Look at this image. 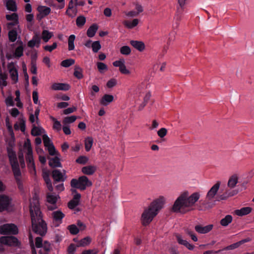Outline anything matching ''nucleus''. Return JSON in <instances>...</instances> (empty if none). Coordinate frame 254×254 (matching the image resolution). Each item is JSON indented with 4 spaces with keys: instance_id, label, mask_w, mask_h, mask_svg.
Wrapping results in <instances>:
<instances>
[{
    "instance_id": "nucleus-23",
    "label": "nucleus",
    "mask_w": 254,
    "mask_h": 254,
    "mask_svg": "<svg viewBox=\"0 0 254 254\" xmlns=\"http://www.w3.org/2000/svg\"><path fill=\"white\" fill-rule=\"evenodd\" d=\"M69 88V85L65 83H54L52 85V88L56 90L67 91Z\"/></svg>"
},
{
    "instance_id": "nucleus-6",
    "label": "nucleus",
    "mask_w": 254,
    "mask_h": 254,
    "mask_svg": "<svg viewBox=\"0 0 254 254\" xmlns=\"http://www.w3.org/2000/svg\"><path fill=\"white\" fill-rule=\"evenodd\" d=\"M18 230L17 226L13 224H5L0 226V234L2 235H16Z\"/></svg>"
},
{
    "instance_id": "nucleus-49",
    "label": "nucleus",
    "mask_w": 254,
    "mask_h": 254,
    "mask_svg": "<svg viewBox=\"0 0 254 254\" xmlns=\"http://www.w3.org/2000/svg\"><path fill=\"white\" fill-rule=\"evenodd\" d=\"M43 140L44 146L46 147L49 146L53 144V143L51 142V139H50V138L48 137V136L47 134H44L43 135Z\"/></svg>"
},
{
    "instance_id": "nucleus-51",
    "label": "nucleus",
    "mask_w": 254,
    "mask_h": 254,
    "mask_svg": "<svg viewBox=\"0 0 254 254\" xmlns=\"http://www.w3.org/2000/svg\"><path fill=\"white\" fill-rule=\"evenodd\" d=\"M36 38H37V33H35L33 36L31 40H30L27 43L28 47L30 48H33L35 46L36 44Z\"/></svg>"
},
{
    "instance_id": "nucleus-16",
    "label": "nucleus",
    "mask_w": 254,
    "mask_h": 254,
    "mask_svg": "<svg viewBox=\"0 0 254 254\" xmlns=\"http://www.w3.org/2000/svg\"><path fill=\"white\" fill-rule=\"evenodd\" d=\"M176 237L179 244L184 245L190 250H193L194 246L189 243L186 240H184L181 235L177 234L176 235Z\"/></svg>"
},
{
    "instance_id": "nucleus-40",
    "label": "nucleus",
    "mask_w": 254,
    "mask_h": 254,
    "mask_svg": "<svg viewBox=\"0 0 254 254\" xmlns=\"http://www.w3.org/2000/svg\"><path fill=\"white\" fill-rule=\"evenodd\" d=\"M9 73L12 80L17 82L18 80V71L15 67L11 68L9 69Z\"/></svg>"
},
{
    "instance_id": "nucleus-45",
    "label": "nucleus",
    "mask_w": 254,
    "mask_h": 254,
    "mask_svg": "<svg viewBox=\"0 0 254 254\" xmlns=\"http://www.w3.org/2000/svg\"><path fill=\"white\" fill-rule=\"evenodd\" d=\"M50 119L54 122L53 128L58 131L60 130L62 127L61 123L52 116L50 117Z\"/></svg>"
},
{
    "instance_id": "nucleus-3",
    "label": "nucleus",
    "mask_w": 254,
    "mask_h": 254,
    "mask_svg": "<svg viewBox=\"0 0 254 254\" xmlns=\"http://www.w3.org/2000/svg\"><path fill=\"white\" fill-rule=\"evenodd\" d=\"M165 202V197L159 196L144 209L141 216V221L143 225H148L152 222L160 210L163 208Z\"/></svg>"
},
{
    "instance_id": "nucleus-50",
    "label": "nucleus",
    "mask_w": 254,
    "mask_h": 254,
    "mask_svg": "<svg viewBox=\"0 0 254 254\" xmlns=\"http://www.w3.org/2000/svg\"><path fill=\"white\" fill-rule=\"evenodd\" d=\"M26 160L27 164L34 162L33 156V152H31V150L27 152L26 155Z\"/></svg>"
},
{
    "instance_id": "nucleus-15",
    "label": "nucleus",
    "mask_w": 254,
    "mask_h": 254,
    "mask_svg": "<svg viewBox=\"0 0 254 254\" xmlns=\"http://www.w3.org/2000/svg\"><path fill=\"white\" fill-rule=\"evenodd\" d=\"M239 175L235 174L231 176L227 182V187L230 189H234L236 187L237 184L238 183Z\"/></svg>"
},
{
    "instance_id": "nucleus-26",
    "label": "nucleus",
    "mask_w": 254,
    "mask_h": 254,
    "mask_svg": "<svg viewBox=\"0 0 254 254\" xmlns=\"http://www.w3.org/2000/svg\"><path fill=\"white\" fill-rule=\"evenodd\" d=\"M252 211V208L250 207H243L240 209L235 211V213L238 216H243L249 214Z\"/></svg>"
},
{
    "instance_id": "nucleus-14",
    "label": "nucleus",
    "mask_w": 254,
    "mask_h": 254,
    "mask_svg": "<svg viewBox=\"0 0 254 254\" xmlns=\"http://www.w3.org/2000/svg\"><path fill=\"white\" fill-rule=\"evenodd\" d=\"M114 100V96L111 94H105L99 101L100 104L104 106H107L112 103Z\"/></svg>"
},
{
    "instance_id": "nucleus-28",
    "label": "nucleus",
    "mask_w": 254,
    "mask_h": 254,
    "mask_svg": "<svg viewBox=\"0 0 254 254\" xmlns=\"http://www.w3.org/2000/svg\"><path fill=\"white\" fill-rule=\"evenodd\" d=\"M53 36V32H50L47 30H44L42 32V37L41 38L45 43H47Z\"/></svg>"
},
{
    "instance_id": "nucleus-1",
    "label": "nucleus",
    "mask_w": 254,
    "mask_h": 254,
    "mask_svg": "<svg viewBox=\"0 0 254 254\" xmlns=\"http://www.w3.org/2000/svg\"><path fill=\"white\" fill-rule=\"evenodd\" d=\"M200 193L194 192L190 194L188 190L182 192L175 201L172 210L175 212L186 213L193 210L196 202L199 200Z\"/></svg>"
},
{
    "instance_id": "nucleus-44",
    "label": "nucleus",
    "mask_w": 254,
    "mask_h": 254,
    "mask_svg": "<svg viewBox=\"0 0 254 254\" xmlns=\"http://www.w3.org/2000/svg\"><path fill=\"white\" fill-rule=\"evenodd\" d=\"M75 116H71L70 117H65L63 120V124L64 125L69 124L73 123L77 119Z\"/></svg>"
},
{
    "instance_id": "nucleus-42",
    "label": "nucleus",
    "mask_w": 254,
    "mask_h": 254,
    "mask_svg": "<svg viewBox=\"0 0 254 254\" xmlns=\"http://www.w3.org/2000/svg\"><path fill=\"white\" fill-rule=\"evenodd\" d=\"M74 63V60L72 59H68L63 61L61 64V65L63 67H68L70 65L73 64Z\"/></svg>"
},
{
    "instance_id": "nucleus-56",
    "label": "nucleus",
    "mask_w": 254,
    "mask_h": 254,
    "mask_svg": "<svg viewBox=\"0 0 254 254\" xmlns=\"http://www.w3.org/2000/svg\"><path fill=\"white\" fill-rule=\"evenodd\" d=\"M27 167L28 168V169L29 170V171L31 174L35 175L36 173V167L35 163H28L27 164Z\"/></svg>"
},
{
    "instance_id": "nucleus-55",
    "label": "nucleus",
    "mask_w": 254,
    "mask_h": 254,
    "mask_svg": "<svg viewBox=\"0 0 254 254\" xmlns=\"http://www.w3.org/2000/svg\"><path fill=\"white\" fill-rule=\"evenodd\" d=\"M167 133V129L164 127L161 128L157 131V135L161 138L164 137Z\"/></svg>"
},
{
    "instance_id": "nucleus-27",
    "label": "nucleus",
    "mask_w": 254,
    "mask_h": 254,
    "mask_svg": "<svg viewBox=\"0 0 254 254\" xmlns=\"http://www.w3.org/2000/svg\"><path fill=\"white\" fill-rule=\"evenodd\" d=\"M23 50L24 48L23 43L20 41V45L15 49V52L14 53V57L17 59H19L22 57L23 55Z\"/></svg>"
},
{
    "instance_id": "nucleus-47",
    "label": "nucleus",
    "mask_w": 254,
    "mask_h": 254,
    "mask_svg": "<svg viewBox=\"0 0 254 254\" xmlns=\"http://www.w3.org/2000/svg\"><path fill=\"white\" fill-rule=\"evenodd\" d=\"M120 53L124 55H129L131 53V49L127 46H124L120 48Z\"/></svg>"
},
{
    "instance_id": "nucleus-34",
    "label": "nucleus",
    "mask_w": 254,
    "mask_h": 254,
    "mask_svg": "<svg viewBox=\"0 0 254 254\" xmlns=\"http://www.w3.org/2000/svg\"><path fill=\"white\" fill-rule=\"evenodd\" d=\"M44 131L45 130L43 128L34 126L31 130V133L32 135L36 136L41 135Z\"/></svg>"
},
{
    "instance_id": "nucleus-18",
    "label": "nucleus",
    "mask_w": 254,
    "mask_h": 254,
    "mask_svg": "<svg viewBox=\"0 0 254 254\" xmlns=\"http://www.w3.org/2000/svg\"><path fill=\"white\" fill-rule=\"evenodd\" d=\"M139 23V20L137 18H134L131 20H125L123 23L127 28L131 29L137 26Z\"/></svg>"
},
{
    "instance_id": "nucleus-29",
    "label": "nucleus",
    "mask_w": 254,
    "mask_h": 254,
    "mask_svg": "<svg viewBox=\"0 0 254 254\" xmlns=\"http://www.w3.org/2000/svg\"><path fill=\"white\" fill-rule=\"evenodd\" d=\"M98 29V26L97 24H94L92 25L87 31V35L89 37H93L96 33Z\"/></svg>"
},
{
    "instance_id": "nucleus-37",
    "label": "nucleus",
    "mask_w": 254,
    "mask_h": 254,
    "mask_svg": "<svg viewBox=\"0 0 254 254\" xmlns=\"http://www.w3.org/2000/svg\"><path fill=\"white\" fill-rule=\"evenodd\" d=\"M13 175L14 176L15 179H20V177L21 175V171L19 168V166L16 165L11 167Z\"/></svg>"
},
{
    "instance_id": "nucleus-58",
    "label": "nucleus",
    "mask_w": 254,
    "mask_h": 254,
    "mask_svg": "<svg viewBox=\"0 0 254 254\" xmlns=\"http://www.w3.org/2000/svg\"><path fill=\"white\" fill-rule=\"evenodd\" d=\"M98 251L96 249H87L83 250L81 254H97Z\"/></svg>"
},
{
    "instance_id": "nucleus-30",
    "label": "nucleus",
    "mask_w": 254,
    "mask_h": 254,
    "mask_svg": "<svg viewBox=\"0 0 254 254\" xmlns=\"http://www.w3.org/2000/svg\"><path fill=\"white\" fill-rule=\"evenodd\" d=\"M43 179L47 184V187L51 192L53 190L52 184L50 179L49 175L48 173H44L43 174Z\"/></svg>"
},
{
    "instance_id": "nucleus-10",
    "label": "nucleus",
    "mask_w": 254,
    "mask_h": 254,
    "mask_svg": "<svg viewBox=\"0 0 254 254\" xmlns=\"http://www.w3.org/2000/svg\"><path fill=\"white\" fill-rule=\"evenodd\" d=\"M10 203V199L8 196L0 194V212L6 210Z\"/></svg>"
},
{
    "instance_id": "nucleus-13",
    "label": "nucleus",
    "mask_w": 254,
    "mask_h": 254,
    "mask_svg": "<svg viewBox=\"0 0 254 254\" xmlns=\"http://www.w3.org/2000/svg\"><path fill=\"white\" fill-rule=\"evenodd\" d=\"M92 186V181L87 176H80V190H85Z\"/></svg>"
},
{
    "instance_id": "nucleus-19",
    "label": "nucleus",
    "mask_w": 254,
    "mask_h": 254,
    "mask_svg": "<svg viewBox=\"0 0 254 254\" xmlns=\"http://www.w3.org/2000/svg\"><path fill=\"white\" fill-rule=\"evenodd\" d=\"M74 6L75 4L73 0H71L68 3V8L66 11V14L72 17L75 16L77 13V9L74 7Z\"/></svg>"
},
{
    "instance_id": "nucleus-22",
    "label": "nucleus",
    "mask_w": 254,
    "mask_h": 254,
    "mask_svg": "<svg viewBox=\"0 0 254 254\" xmlns=\"http://www.w3.org/2000/svg\"><path fill=\"white\" fill-rule=\"evenodd\" d=\"M79 202V193H76L74 195L73 199L68 203V207L70 209H74Z\"/></svg>"
},
{
    "instance_id": "nucleus-64",
    "label": "nucleus",
    "mask_w": 254,
    "mask_h": 254,
    "mask_svg": "<svg viewBox=\"0 0 254 254\" xmlns=\"http://www.w3.org/2000/svg\"><path fill=\"white\" fill-rule=\"evenodd\" d=\"M89 161V158L88 156H80V165H86Z\"/></svg>"
},
{
    "instance_id": "nucleus-31",
    "label": "nucleus",
    "mask_w": 254,
    "mask_h": 254,
    "mask_svg": "<svg viewBox=\"0 0 254 254\" xmlns=\"http://www.w3.org/2000/svg\"><path fill=\"white\" fill-rule=\"evenodd\" d=\"M49 165L50 167H60L62 166L61 163L60 162V159L58 157H55L53 158L50 159Z\"/></svg>"
},
{
    "instance_id": "nucleus-2",
    "label": "nucleus",
    "mask_w": 254,
    "mask_h": 254,
    "mask_svg": "<svg viewBox=\"0 0 254 254\" xmlns=\"http://www.w3.org/2000/svg\"><path fill=\"white\" fill-rule=\"evenodd\" d=\"M29 209L33 231L36 234L44 236L47 232V224L42 219L38 196L35 195L30 200Z\"/></svg>"
},
{
    "instance_id": "nucleus-20",
    "label": "nucleus",
    "mask_w": 254,
    "mask_h": 254,
    "mask_svg": "<svg viewBox=\"0 0 254 254\" xmlns=\"http://www.w3.org/2000/svg\"><path fill=\"white\" fill-rule=\"evenodd\" d=\"M93 141L94 139L92 136H88L84 138L83 143L86 152H89L91 150L93 144Z\"/></svg>"
},
{
    "instance_id": "nucleus-21",
    "label": "nucleus",
    "mask_w": 254,
    "mask_h": 254,
    "mask_svg": "<svg viewBox=\"0 0 254 254\" xmlns=\"http://www.w3.org/2000/svg\"><path fill=\"white\" fill-rule=\"evenodd\" d=\"M131 45L139 52L143 51L145 49L144 43L140 41H130Z\"/></svg>"
},
{
    "instance_id": "nucleus-17",
    "label": "nucleus",
    "mask_w": 254,
    "mask_h": 254,
    "mask_svg": "<svg viewBox=\"0 0 254 254\" xmlns=\"http://www.w3.org/2000/svg\"><path fill=\"white\" fill-rule=\"evenodd\" d=\"M52 176L54 180V185L57 182H64L65 179L63 174L58 170H54L53 171Z\"/></svg>"
},
{
    "instance_id": "nucleus-60",
    "label": "nucleus",
    "mask_w": 254,
    "mask_h": 254,
    "mask_svg": "<svg viewBox=\"0 0 254 254\" xmlns=\"http://www.w3.org/2000/svg\"><path fill=\"white\" fill-rule=\"evenodd\" d=\"M125 14L126 16L128 18H131L137 16L138 15L134 10H130L128 11H125Z\"/></svg>"
},
{
    "instance_id": "nucleus-39",
    "label": "nucleus",
    "mask_w": 254,
    "mask_h": 254,
    "mask_svg": "<svg viewBox=\"0 0 254 254\" xmlns=\"http://www.w3.org/2000/svg\"><path fill=\"white\" fill-rule=\"evenodd\" d=\"M91 47L94 53H97L101 49V45L99 41H96L91 43Z\"/></svg>"
},
{
    "instance_id": "nucleus-11",
    "label": "nucleus",
    "mask_w": 254,
    "mask_h": 254,
    "mask_svg": "<svg viewBox=\"0 0 254 254\" xmlns=\"http://www.w3.org/2000/svg\"><path fill=\"white\" fill-rule=\"evenodd\" d=\"M213 228V225L209 224L206 226H202L201 225H196L194 227L196 232L199 234H205L211 231Z\"/></svg>"
},
{
    "instance_id": "nucleus-9",
    "label": "nucleus",
    "mask_w": 254,
    "mask_h": 254,
    "mask_svg": "<svg viewBox=\"0 0 254 254\" xmlns=\"http://www.w3.org/2000/svg\"><path fill=\"white\" fill-rule=\"evenodd\" d=\"M64 216V214L60 210L55 211L52 213V216L56 226H58L62 223V219Z\"/></svg>"
},
{
    "instance_id": "nucleus-8",
    "label": "nucleus",
    "mask_w": 254,
    "mask_h": 254,
    "mask_svg": "<svg viewBox=\"0 0 254 254\" xmlns=\"http://www.w3.org/2000/svg\"><path fill=\"white\" fill-rule=\"evenodd\" d=\"M113 64L115 67H119L120 71L125 74H129L130 72L127 69L125 65V60L124 59H120L113 63Z\"/></svg>"
},
{
    "instance_id": "nucleus-32",
    "label": "nucleus",
    "mask_w": 254,
    "mask_h": 254,
    "mask_svg": "<svg viewBox=\"0 0 254 254\" xmlns=\"http://www.w3.org/2000/svg\"><path fill=\"white\" fill-rule=\"evenodd\" d=\"M43 251L40 250L39 251V254H48L51 250V244L48 241H45L43 244Z\"/></svg>"
},
{
    "instance_id": "nucleus-46",
    "label": "nucleus",
    "mask_w": 254,
    "mask_h": 254,
    "mask_svg": "<svg viewBox=\"0 0 254 254\" xmlns=\"http://www.w3.org/2000/svg\"><path fill=\"white\" fill-rule=\"evenodd\" d=\"M7 75L5 73H0V84L2 86H6L7 85L6 79Z\"/></svg>"
},
{
    "instance_id": "nucleus-48",
    "label": "nucleus",
    "mask_w": 254,
    "mask_h": 254,
    "mask_svg": "<svg viewBox=\"0 0 254 254\" xmlns=\"http://www.w3.org/2000/svg\"><path fill=\"white\" fill-rule=\"evenodd\" d=\"M5 17L9 21H18V15L15 12L11 14L6 15Z\"/></svg>"
},
{
    "instance_id": "nucleus-62",
    "label": "nucleus",
    "mask_w": 254,
    "mask_h": 254,
    "mask_svg": "<svg viewBox=\"0 0 254 254\" xmlns=\"http://www.w3.org/2000/svg\"><path fill=\"white\" fill-rule=\"evenodd\" d=\"M35 246L37 248H42L43 240L41 237H38L35 239Z\"/></svg>"
},
{
    "instance_id": "nucleus-33",
    "label": "nucleus",
    "mask_w": 254,
    "mask_h": 254,
    "mask_svg": "<svg viewBox=\"0 0 254 254\" xmlns=\"http://www.w3.org/2000/svg\"><path fill=\"white\" fill-rule=\"evenodd\" d=\"M47 201L52 204H55L57 201V196L52 193L48 192L47 193Z\"/></svg>"
},
{
    "instance_id": "nucleus-61",
    "label": "nucleus",
    "mask_w": 254,
    "mask_h": 254,
    "mask_svg": "<svg viewBox=\"0 0 254 254\" xmlns=\"http://www.w3.org/2000/svg\"><path fill=\"white\" fill-rule=\"evenodd\" d=\"M240 246V245L239 243V242L236 243H234V244H233L232 245H230L226 247H225V248H224V250H234V249H235L236 248H238V247H239Z\"/></svg>"
},
{
    "instance_id": "nucleus-53",
    "label": "nucleus",
    "mask_w": 254,
    "mask_h": 254,
    "mask_svg": "<svg viewBox=\"0 0 254 254\" xmlns=\"http://www.w3.org/2000/svg\"><path fill=\"white\" fill-rule=\"evenodd\" d=\"M134 5H135V9L136 12L139 15L141 13L143 12L144 10L143 7L142 5L139 3H134Z\"/></svg>"
},
{
    "instance_id": "nucleus-57",
    "label": "nucleus",
    "mask_w": 254,
    "mask_h": 254,
    "mask_svg": "<svg viewBox=\"0 0 254 254\" xmlns=\"http://www.w3.org/2000/svg\"><path fill=\"white\" fill-rule=\"evenodd\" d=\"M70 185L72 188L79 189V178L78 180L75 179H72Z\"/></svg>"
},
{
    "instance_id": "nucleus-25",
    "label": "nucleus",
    "mask_w": 254,
    "mask_h": 254,
    "mask_svg": "<svg viewBox=\"0 0 254 254\" xmlns=\"http://www.w3.org/2000/svg\"><path fill=\"white\" fill-rule=\"evenodd\" d=\"M37 10L42 14V17L47 16L51 12V8L45 6H39Z\"/></svg>"
},
{
    "instance_id": "nucleus-52",
    "label": "nucleus",
    "mask_w": 254,
    "mask_h": 254,
    "mask_svg": "<svg viewBox=\"0 0 254 254\" xmlns=\"http://www.w3.org/2000/svg\"><path fill=\"white\" fill-rule=\"evenodd\" d=\"M68 229L70 233L72 235L77 234L79 232V230L77 227L73 224L68 226Z\"/></svg>"
},
{
    "instance_id": "nucleus-7",
    "label": "nucleus",
    "mask_w": 254,
    "mask_h": 254,
    "mask_svg": "<svg viewBox=\"0 0 254 254\" xmlns=\"http://www.w3.org/2000/svg\"><path fill=\"white\" fill-rule=\"evenodd\" d=\"M0 243L9 246H17L19 242L14 236H2L0 238Z\"/></svg>"
},
{
    "instance_id": "nucleus-35",
    "label": "nucleus",
    "mask_w": 254,
    "mask_h": 254,
    "mask_svg": "<svg viewBox=\"0 0 254 254\" xmlns=\"http://www.w3.org/2000/svg\"><path fill=\"white\" fill-rule=\"evenodd\" d=\"M232 221V217L230 215H226L220 221V224L223 226H228Z\"/></svg>"
},
{
    "instance_id": "nucleus-5",
    "label": "nucleus",
    "mask_w": 254,
    "mask_h": 254,
    "mask_svg": "<svg viewBox=\"0 0 254 254\" xmlns=\"http://www.w3.org/2000/svg\"><path fill=\"white\" fill-rule=\"evenodd\" d=\"M221 182L217 181L208 191L205 197L206 200L202 203V205L205 208H211L213 206V204L211 201L215 198L216 195L217 194Z\"/></svg>"
},
{
    "instance_id": "nucleus-24",
    "label": "nucleus",
    "mask_w": 254,
    "mask_h": 254,
    "mask_svg": "<svg viewBox=\"0 0 254 254\" xmlns=\"http://www.w3.org/2000/svg\"><path fill=\"white\" fill-rule=\"evenodd\" d=\"M5 6L6 9L9 11L15 12L17 10V4L13 0H7L6 2Z\"/></svg>"
},
{
    "instance_id": "nucleus-38",
    "label": "nucleus",
    "mask_w": 254,
    "mask_h": 254,
    "mask_svg": "<svg viewBox=\"0 0 254 254\" xmlns=\"http://www.w3.org/2000/svg\"><path fill=\"white\" fill-rule=\"evenodd\" d=\"M75 39V36L74 35L69 36L68 40V50L71 51L74 49V41Z\"/></svg>"
},
{
    "instance_id": "nucleus-12",
    "label": "nucleus",
    "mask_w": 254,
    "mask_h": 254,
    "mask_svg": "<svg viewBox=\"0 0 254 254\" xmlns=\"http://www.w3.org/2000/svg\"><path fill=\"white\" fill-rule=\"evenodd\" d=\"M96 170L97 168L94 165H85L81 168V172L86 176L93 175Z\"/></svg>"
},
{
    "instance_id": "nucleus-41",
    "label": "nucleus",
    "mask_w": 254,
    "mask_h": 254,
    "mask_svg": "<svg viewBox=\"0 0 254 254\" xmlns=\"http://www.w3.org/2000/svg\"><path fill=\"white\" fill-rule=\"evenodd\" d=\"M17 33L15 30L12 29L8 32V38L10 42H14L17 39Z\"/></svg>"
},
{
    "instance_id": "nucleus-36",
    "label": "nucleus",
    "mask_w": 254,
    "mask_h": 254,
    "mask_svg": "<svg viewBox=\"0 0 254 254\" xmlns=\"http://www.w3.org/2000/svg\"><path fill=\"white\" fill-rule=\"evenodd\" d=\"M92 241V238L87 236L80 240V247H86L89 246Z\"/></svg>"
},
{
    "instance_id": "nucleus-63",
    "label": "nucleus",
    "mask_w": 254,
    "mask_h": 254,
    "mask_svg": "<svg viewBox=\"0 0 254 254\" xmlns=\"http://www.w3.org/2000/svg\"><path fill=\"white\" fill-rule=\"evenodd\" d=\"M29 243L31 249L32 254H37V252L35 248V246L31 235H30L29 236Z\"/></svg>"
},
{
    "instance_id": "nucleus-43",
    "label": "nucleus",
    "mask_w": 254,
    "mask_h": 254,
    "mask_svg": "<svg viewBox=\"0 0 254 254\" xmlns=\"http://www.w3.org/2000/svg\"><path fill=\"white\" fill-rule=\"evenodd\" d=\"M97 66L100 73H104L108 70L107 65L103 63L98 62L97 63Z\"/></svg>"
},
{
    "instance_id": "nucleus-4",
    "label": "nucleus",
    "mask_w": 254,
    "mask_h": 254,
    "mask_svg": "<svg viewBox=\"0 0 254 254\" xmlns=\"http://www.w3.org/2000/svg\"><path fill=\"white\" fill-rule=\"evenodd\" d=\"M129 97L132 98L135 103L142 99V102L138 106V110L141 111L150 100L151 94L149 91L146 90V86L143 83L135 85L132 91L128 92Z\"/></svg>"
},
{
    "instance_id": "nucleus-59",
    "label": "nucleus",
    "mask_w": 254,
    "mask_h": 254,
    "mask_svg": "<svg viewBox=\"0 0 254 254\" xmlns=\"http://www.w3.org/2000/svg\"><path fill=\"white\" fill-rule=\"evenodd\" d=\"M187 0H178V7H177V9L183 10L186 4Z\"/></svg>"
},
{
    "instance_id": "nucleus-54",
    "label": "nucleus",
    "mask_w": 254,
    "mask_h": 254,
    "mask_svg": "<svg viewBox=\"0 0 254 254\" xmlns=\"http://www.w3.org/2000/svg\"><path fill=\"white\" fill-rule=\"evenodd\" d=\"M57 43L56 42H54L51 46L46 45V46H45L43 47V48L45 51L51 52L54 50L56 49L57 48Z\"/></svg>"
}]
</instances>
